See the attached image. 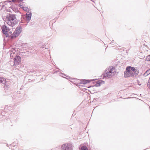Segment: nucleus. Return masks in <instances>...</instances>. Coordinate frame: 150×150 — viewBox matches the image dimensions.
Here are the masks:
<instances>
[{
	"label": "nucleus",
	"mask_w": 150,
	"mask_h": 150,
	"mask_svg": "<svg viewBox=\"0 0 150 150\" xmlns=\"http://www.w3.org/2000/svg\"><path fill=\"white\" fill-rule=\"evenodd\" d=\"M21 1H23V0H20Z\"/></svg>",
	"instance_id": "obj_27"
},
{
	"label": "nucleus",
	"mask_w": 150,
	"mask_h": 150,
	"mask_svg": "<svg viewBox=\"0 0 150 150\" xmlns=\"http://www.w3.org/2000/svg\"><path fill=\"white\" fill-rule=\"evenodd\" d=\"M91 0L93 2H94V1H93L94 0Z\"/></svg>",
	"instance_id": "obj_25"
},
{
	"label": "nucleus",
	"mask_w": 150,
	"mask_h": 150,
	"mask_svg": "<svg viewBox=\"0 0 150 150\" xmlns=\"http://www.w3.org/2000/svg\"><path fill=\"white\" fill-rule=\"evenodd\" d=\"M0 81L2 83L4 84L6 83V80L3 77L0 78Z\"/></svg>",
	"instance_id": "obj_14"
},
{
	"label": "nucleus",
	"mask_w": 150,
	"mask_h": 150,
	"mask_svg": "<svg viewBox=\"0 0 150 150\" xmlns=\"http://www.w3.org/2000/svg\"><path fill=\"white\" fill-rule=\"evenodd\" d=\"M31 16V14H28H28H27V16H25V15H23L22 17L21 18V19H28V20H30V17ZM21 21H22V23H24L25 22L23 21L22 19H21Z\"/></svg>",
	"instance_id": "obj_10"
},
{
	"label": "nucleus",
	"mask_w": 150,
	"mask_h": 150,
	"mask_svg": "<svg viewBox=\"0 0 150 150\" xmlns=\"http://www.w3.org/2000/svg\"><path fill=\"white\" fill-rule=\"evenodd\" d=\"M126 68H128V69L129 70V71L131 72H133L134 71H135L136 69L134 67L131 66L127 67Z\"/></svg>",
	"instance_id": "obj_11"
},
{
	"label": "nucleus",
	"mask_w": 150,
	"mask_h": 150,
	"mask_svg": "<svg viewBox=\"0 0 150 150\" xmlns=\"http://www.w3.org/2000/svg\"><path fill=\"white\" fill-rule=\"evenodd\" d=\"M10 56L12 58H13L14 57H15L17 55H16V50L14 48H12L10 50Z\"/></svg>",
	"instance_id": "obj_8"
},
{
	"label": "nucleus",
	"mask_w": 150,
	"mask_h": 150,
	"mask_svg": "<svg viewBox=\"0 0 150 150\" xmlns=\"http://www.w3.org/2000/svg\"><path fill=\"white\" fill-rule=\"evenodd\" d=\"M12 1L13 2H16L17 1H22L20 0H12Z\"/></svg>",
	"instance_id": "obj_21"
},
{
	"label": "nucleus",
	"mask_w": 150,
	"mask_h": 150,
	"mask_svg": "<svg viewBox=\"0 0 150 150\" xmlns=\"http://www.w3.org/2000/svg\"><path fill=\"white\" fill-rule=\"evenodd\" d=\"M2 30L4 34L9 35L8 33V29L6 26L5 25H3L2 27Z\"/></svg>",
	"instance_id": "obj_9"
},
{
	"label": "nucleus",
	"mask_w": 150,
	"mask_h": 150,
	"mask_svg": "<svg viewBox=\"0 0 150 150\" xmlns=\"http://www.w3.org/2000/svg\"><path fill=\"white\" fill-rule=\"evenodd\" d=\"M146 59L147 61H150V55H148L146 57Z\"/></svg>",
	"instance_id": "obj_18"
},
{
	"label": "nucleus",
	"mask_w": 150,
	"mask_h": 150,
	"mask_svg": "<svg viewBox=\"0 0 150 150\" xmlns=\"http://www.w3.org/2000/svg\"><path fill=\"white\" fill-rule=\"evenodd\" d=\"M112 71H113L112 67V68L111 67L109 69H106L103 74V78H107L110 77L112 76Z\"/></svg>",
	"instance_id": "obj_2"
},
{
	"label": "nucleus",
	"mask_w": 150,
	"mask_h": 150,
	"mask_svg": "<svg viewBox=\"0 0 150 150\" xmlns=\"http://www.w3.org/2000/svg\"><path fill=\"white\" fill-rule=\"evenodd\" d=\"M8 33L9 34V35H6V37H7L8 36H10L12 34V32L11 31V30H10L8 29Z\"/></svg>",
	"instance_id": "obj_17"
},
{
	"label": "nucleus",
	"mask_w": 150,
	"mask_h": 150,
	"mask_svg": "<svg viewBox=\"0 0 150 150\" xmlns=\"http://www.w3.org/2000/svg\"><path fill=\"white\" fill-rule=\"evenodd\" d=\"M20 7L21 8H23V7H24L23 4H20Z\"/></svg>",
	"instance_id": "obj_23"
},
{
	"label": "nucleus",
	"mask_w": 150,
	"mask_h": 150,
	"mask_svg": "<svg viewBox=\"0 0 150 150\" xmlns=\"http://www.w3.org/2000/svg\"><path fill=\"white\" fill-rule=\"evenodd\" d=\"M96 80V79H92V80H88V79H83L82 81H80L77 84H76V85L78 86L79 85L78 84H86L88 83H90L91 81H93Z\"/></svg>",
	"instance_id": "obj_6"
},
{
	"label": "nucleus",
	"mask_w": 150,
	"mask_h": 150,
	"mask_svg": "<svg viewBox=\"0 0 150 150\" xmlns=\"http://www.w3.org/2000/svg\"><path fill=\"white\" fill-rule=\"evenodd\" d=\"M124 77L127 78L129 77L133 76V72H131L129 71V70L128 69V68H126V70L124 72Z\"/></svg>",
	"instance_id": "obj_4"
},
{
	"label": "nucleus",
	"mask_w": 150,
	"mask_h": 150,
	"mask_svg": "<svg viewBox=\"0 0 150 150\" xmlns=\"http://www.w3.org/2000/svg\"><path fill=\"white\" fill-rule=\"evenodd\" d=\"M22 31V28L21 27H18L13 33V37H16L20 34Z\"/></svg>",
	"instance_id": "obj_3"
},
{
	"label": "nucleus",
	"mask_w": 150,
	"mask_h": 150,
	"mask_svg": "<svg viewBox=\"0 0 150 150\" xmlns=\"http://www.w3.org/2000/svg\"><path fill=\"white\" fill-rule=\"evenodd\" d=\"M100 81L101 82V84H104L105 83V81L103 80H100Z\"/></svg>",
	"instance_id": "obj_22"
},
{
	"label": "nucleus",
	"mask_w": 150,
	"mask_h": 150,
	"mask_svg": "<svg viewBox=\"0 0 150 150\" xmlns=\"http://www.w3.org/2000/svg\"><path fill=\"white\" fill-rule=\"evenodd\" d=\"M137 83H138V84L140 86L141 85V84L140 83V82L139 81H137Z\"/></svg>",
	"instance_id": "obj_24"
},
{
	"label": "nucleus",
	"mask_w": 150,
	"mask_h": 150,
	"mask_svg": "<svg viewBox=\"0 0 150 150\" xmlns=\"http://www.w3.org/2000/svg\"><path fill=\"white\" fill-rule=\"evenodd\" d=\"M62 150H66V145L65 144L62 145Z\"/></svg>",
	"instance_id": "obj_20"
},
{
	"label": "nucleus",
	"mask_w": 150,
	"mask_h": 150,
	"mask_svg": "<svg viewBox=\"0 0 150 150\" xmlns=\"http://www.w3.org/2000/svg\"><path fill=\"white\" fill-rule=\"evenodd\" d=\"M150 74V69H149L146 71L144 74L143 75L144 76H146Z\"/></svg>",
	"instance_id": "obj_13"
},
{
	"label": "nucleus",
	"mask_w": 150,
	"mask_h": 150,
	"mask_svg": "<svg viewBox=\"0 0 150 150\" xmlns=\"http://www.w3.org/2000/svg\"><path fill=\"white\" fill-rule=\"evenodd\" d=\"M74 146L71 142L66 144V150H73Z\"/></svg>",
	"instance_id": "obj_7"
},
{
	"label": "nucleus",
	"mask_w": 150,
	"mask_h": 150,
	"mask_svg": "<svg viewBox=\"0 0 150 150\" xmlns=\"http://www.w3.org/2000/svg\"><path fill=\"white\" fill-rule=\"evenodd\" d=\"M23 9L25 11H27L29 10V9L27 7H26V6L23 7Z\"/></svg>",
	"instance_id": "obj_19"
},
{
	"label": "nucleus",
	"mask_w": 150,
	"mask_h": 150,
	"mask_svg": "<svg viewBox=\"0 0 150 150\" xmlns=\"http://www.w3.org/2000/svg\"><path fill=\"white\" fill-rule=\"evenodd\" d=\"M3 19L5 21L7 22L8 25L11 26H14L17 23L16 17L12 15H6L3 17Z\"/></svg>",
	"instance_id": "obj_1"
},
{
	"label": "nucleus",
	"mask_w": 150,
	"mask_h": 150,
	"mask_svg": "<svg viewBox=\"0 0 150 150\" xmlns=\"http://www.w3.org/2000/svg\"><path fill=\"white\" fill-rule=\"evenodd\" d=\"M139 73V71L138 69H136L135 71H134L133 72V76H136V75H138Z\"/></svg>",
	"instance_id": "obj_12"
},
{
	"label": "nucleus",
	"mask_w": 150,
	"mask_h": 150,
	"mask_svg": "<svg viewBox=\"0 0 150 150\" xmlns=\"http://www.w3.org/2000/svg\"><path fill=\"white\" fill-rule=\"evenodd\" d=\"M14 65H18L21 62V58L19 56L14 57Z\"/></svg>",
	"instance_id": "obj_5"
},
{
	"label": "nucleus",
	"mask_w": 150,
	"mask_h": 150,
	"mask_svg": "<svg viewBox=\"0 0 150 150\" xmlns=\"http://www.w3.org/2000/svg\"><path fill=\"white\" fill-rule=\"evenodd\" d=\"M80 150H88V147L85 146H82L80 149Z\"/></svg>",
	"instance_id": "obj_16"
},
{
	"label": "nucleus",
	"mask_w": 150,
	"mask_h": 150,
	"mask_svg": "<svg viewBox=\"0 0 150 150\" xmlns=\"http://www.w3.org/2000/svg\"><path fill=\"white\" fill-rule=\"evenodd\" d=\"M101 84V82L100 81V80L96 82L95 84L92 86H95L96 87L99 86H100Z\"/></svg>",
	"instance_id": "obj_15"
},
{
	"label": "nucleus",
	"mask_w": 150,
	"mask_h": 150,
	"mask_svg": "<svg viewBox=\"0 0 150 150\" xmlns=\"http://www.w3.org/2000/svg\"><path fill=\"white\" fill-rule=\"evenodd\" d=\"M66 79H68L67 78H66Z\"/></svg>",
	"instance_id": "obj_26"
}]
</instances>
